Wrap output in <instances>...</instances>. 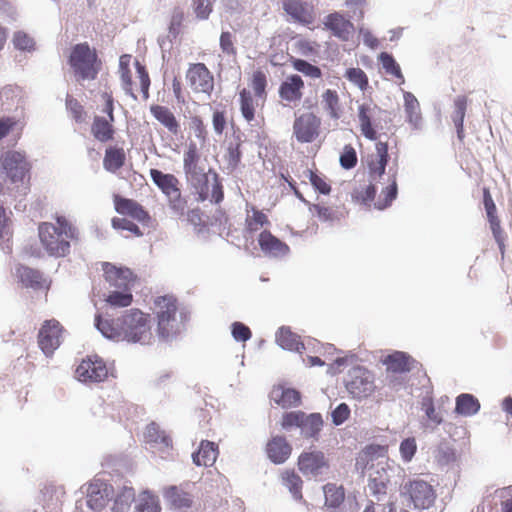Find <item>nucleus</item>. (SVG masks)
<instances>
[{
    "mask_svg": "<svg viewBox=\"0 0 512 512\" xmlns=\"http://www.w3.org/2000/svg\"><path fill=\"white\" fill-rule=\"evenodd\" d=\"M468 99L466 96H458L454 101L453 122H464Z\"/></svg>",
    "mask_w": 512,
    "mask_h": 512,
    "instance_id": "62",
    "label": "nucleus"
},
{
    "mask_svg": "<svg viewBox=\"0 0 512 512\" xmlns=\"http://www.w3.org/2000/svg\"><path fill=\"white\" fill-rule=\"evenodd\" d=\"M403 490L409 495L415 509H428L436 499L433 487L421 479L409 480L403 485Z\"/></svg>",
    "mask_w": 512,
    "mask_h": 512,
    "instance_id": "12",
    "label": "nucleus"
},
{
    "mask_svg": "<svg viewBox=\"0 0 512 512\" xmlns=\"http://www.w3.org/2000/svg\"><path fill=\"white\" fill-rule=\"evenodd\" d=\"M114 207L117 213L127 215L137 220L138 222L149 225L152 223V218L149 213L133 199H128L116 195L114 197Z\"/></svg>",
    "mask_w": 512,
    "mask_h": 512,
    "instance_id": "20",
    "label": "nucleus"
},
{
    "mask_svg": "<svg viewBox=\"0 0 512 512\" xmlns=\"http://www.w3.org/2000/svg\"><path fill=\"white\" fill-rule=\"evenodd\" d=\"M231 334L237 342H246L252 336L250 328L239 321H235L231 324Z\"/></svg>",
    "mask_w": 512,
    "mask_h": 512,
    "instance_id": "58",
    "label": "nucleus"
},
{
    "mask_svg": "<svg viewBox=\"0 0 512 512\" xmlns=\"http://www.w3.org/2000/svg\"><path fill=\"white\" fill-rule=\"evenodd\" d=\"M266 452L271 462L282 464L290 457L292 446L284 436H275L267 443Z\"/></svg>",
    "mask_w": 512,
    "mask_h": 512,
    "instance_id": "24",
    "label": "nucleus"
},
{
    "mask_svg": "<svg viewBox=\"0 0 512 512\" xmlns=\"http://www.w3.org/2000/svg\"><path fill=\"white\" fill-rule=\"evenodd\" d=\"M339 161L342 168L346 170L354 168L358 161L357 153L354 147L351 145H345L340 155Z\"/></svg>",
    "mask_w": 512,
    "mask_h": 512,
    "instance_id": "53",
    "label": "nucleus"
},
{
    "mask_svg": "<svg viewBox=\"0 0 512 512\" xmlns=\"http://www.w3.org/2000/svg\"><path fill=\"white\" fill-rule=\"evenodd\" d=\"M411 361L412 358L407 353L395 351L385 358L384 364L387 365L388 371L393 373H406L411 370Z\"/></svg>",
    "mask_w": 512,
    "mask_h": 512,
    "instance_id": "34",
    "label": "nucleus"
},
{
    "mask_svg": "<svg viewBox=\"0 0 512 512\" xmlns=\"http://www.w3.org/2000/svg\"><path fill=\"white\" fill-rule=\"evenodd\" d=\"M399 451L402 460L405 463H409L413 459L417 451V444L415 438L408 437L403 439L400 443Z\"/></svg>",
    "mask_w": 512,
    "mask_h": 512,
    "instance_id": "52",
    "label": "nucleus"
},
{
    "mask_svg": "<svg viewBox=\"0 0 512 512\" xmlns=\"http://www.w3.org/2000/svg\"><path fill=\"white\" fill-rule=\"evenodd\" d=\"M257 241L264 254L271 256H284L290 251L289 246L283 240L273 235L267 229L260 232Z\"/></svg>",
    "mask_w": 512,
    "mask_h": 512,
    "instance_id": "22",
    "label": "nucleus"
},
{
    "mask_svg": "<svg viewBox=\"0 0 512 512\" xmlns=\"http://www.w3.org/2000/svg\"><path fill=\"white\" fill-rule=\"evenodd\" d=\"M281 427L284 431L293 436V432L298 431L299 435L312 442H318L320 433L324 426V420L321 413H306L302 410L285 412L281 418Z\"/></svg>",
    "mask_w": 512,
    "mask_h": 512,
    "instance_id": "5",
    "label": "nucleus"
},
{
    "mask_svg": "<svg viewBox=\"0 0 512 512\" xmlns=\"http://www.w3.org/2000/svg\"><path fill=\"white\" fill-rule=\"evenodd\" d=\"M76 374L82 382H102L108 377V368L101 357L91 355L80 363Z\"/></svg>",
    "mask_w": 512,
    "mask_h": 512,
    "instance_id": "15",
    "label": "nucleus"
},
{
    "mask_svg": "<svg viewBox=\"0 0 512 512\" xmlns=\"http://www.w3.org/2000/svg\"><path fill=\"white\" fill-rule=\"evenodd\" d=\"M276 342L284 350L302 353L305 345L300 341L297 334L293 333L290 327L282 326L276 333Z\"/></svg>",
    "mask_w": 512,
    "mask_h": 512,
    "instance_id": "30",
    "label": "nucleus"
},
{
    "mask_svg": "<svg viewBox=\"0 0 512 512\" xmlns=\"http://www.w3.org/2000/svg\"><path fill=\"white\" fill-rule=\"evenodd\" d=\"M376 195V187L373 184L360 186L352 192V199L358 203L367 204L372 201Z\"/></svg>",
    "mask_w": 512,
    "mask_h": 512,
    "instance_id": "47",
    "label": "nucleus"
},
{
    "mask_svg": "<svg viewBox=\"0 0 512 512\" xmlns=\"http://www.w3.org/2000/svg\"><path fill=\"white\" fill-rule=\"evenodd\" d=\"M480 410L479 400L472 394L462 393L456 398L455 413L462 416H473Z\"/></svg>",
    "mask_w": 512,
    "mask_h": 512,
    "instance_id": "35",
    "label": "nucleus"
},
{
    "mask_svg": "<svg viewBox=\"0 0 512 512\" xmlns=\"http://www.w3.org/2000/svg\"><path fill=\"white\" fill-rule=\"evenodd\" d=\"M297 464L300 472L311 478L327 474L330 470L329 459L324 452L317 449L303 451L298 457Z\"/></svg>",
    "mask_w": 512,
    "mask_h": 512,
    "instance_id": "11",
    "label": "nucleus"
},
{
    "mask_svg": "<svg viewBox=\"0 0 512 512\" xmlns=\"http://www.w3.org/2000/svg\"><path fill=\"white\" fill-rule=\"evenodd\" d=\"M376 110V106H371L366 103L358 107V121L361 134L372 141L377 139V131L373 125Z\"/></svg>",
    "mask_w": 512,
    "mask_h": 512,
    "instance_id": "25",
    "label": "nucleus"
},
{
    "mask_svg": "<svg viewBox=\"0 0 512 512\" xmlns=\"http://www.w3.org/2000/svg\"><path fill=\"white\" fill-rule=\"evenodd\" d=\"M270 225L268 216L256 207H251L247 211L245 218V231L249 234L258 232L259 230Z\"/></svg>",
    "mask_w": 512,
    "mask_h": 512,
    "instance_id": "33",
    "label": "nucleus"
},
{
    "mask_svg": "<svg viewBox=\"0 0 512 512\" xmlns=\"http://www.w3.org/2000/svg\"><path fill=\"white\" fill-rule=\"evenodd\" d=\"M391 472H393V468L387 463H378L369 475V490L373 496L377 497L378 500H380L379 496L387 494L388 485L391 480Z\"/></svg>",
    "mask_w": 512,
    "mask_h": 512,
    "instance_id": "19",
    "label": "nucleus"
},
{
    "mask_svg": "<svg viewBox=\"0 0 512 512\" xmlns=\"http://www.w3.org/2000/svg\"><path fill=\"white\" fill-rule=\"evenodd\" d=\"M184 20V12L179 7L175 8L171 15L169 32L176 37Z\"/></svg>",
    "mask_w": 512,
    "mask_h": 512,
    "instance_id": "64",
    "label": "nucleus"
},
{
    "mask_svg": "<svg viewBox=\"0 0 512 512\" xmlns=\"http://www.w3.org/2000/svg\"><path fill=\"white\" fill-rule=\"evenodd\" d=\"M165 498L175 509H188L192 506V496L179 490L176 486L169 487L165 492Z\"/></svg>",
    "mask_w": 512,
    "mask_h": 512,
    "instance_id": "36",
    "label": "nucleus"
},
{
    "mask_svg": "<svg viewBox=\"0 0 512 512\" xmlns=\"http://www.w3.org/2000/svg\"><path fill=\"white\" fill-rule=\"evenodd\" d=\"M126 162V152L123 147L110 145L105 149L103 167L106 171L116 173Z\"/></svg>",
    "mask_w": 512,
    "mask_h": 512,
    "instance_id": "29",
    "label": "nucleus"
},
{
    "mask_svg": "<svg viewBox=\"0 0 512 512\" xmlns=\"http://www.w3.org/2000/svg\"><path fill=\"white\" fill-rule=\"evenodd\" d=\"M321 119L312 112L296 117L293 123V134L300 143H312L320 135Z\"/></svg>",
    "mask_w": 512,
    "mask_h": 512,
    "instance_id": "14",
    "label": "nucleus"
},
{
    "mask_svg": "<svg viewBox=\"0 0 512 512\" xmlns=\"http://www.w3.org/2000/svg\"><path fill=\"white\" fill-rule=\"evenodd\" d=\"M112 226L115 229L127 230L137 237H140L143 235V233L140 231L139 227L135 223H133L132 221H130L126 218H118V217L113 218Z\"/></svg>",
    "mask_w": 512,
    "mask_h": 512,
    "instance_id": "61",
    "label": "nucleus"
},
{
    "mask_svg": "<svg viewBox=\"0 0 512 512\" xmlns=\"http://www.w3.org/2000/svg\"><path fill=\"white\" fill-rule=\"evenodd\" d=\"M275 402L283 408L298 407L301 404V393L294 388L282 389L279 397H273Z\"/></svg>",
    "mask_w": 512,
    "mask_h": 512,
    "instance_id": "42",
    "label": "nucleus"
},
{
    "mask_svg": "<svg viewBox=\"0 0 512 512\" xmlns=\"http://www.w3.org/2000/svg\"><path fill=\"white\" fill-rule=\"evenodd\" d=\"M155 314L157 319V337L160 342L171 343L184 331L188 314L181 311L177 317V299L171 295L155 298Z\"/></svg>",
    "mask_w": 512,
    "mask_h": 512,
    "instance_id": "3",
    "label": "nucleus"
},
{
    "mask_svg": "<svg viewBox=\"0 0 512 512\" xmlns=\"http://www.w3.org/2000/svg\"><path fill=\"white\" fill-rule=\"evenodd\" d=\"M150 112L152 116L171 134L178 135L180 133V123L170 108L154 104L151 105Z\"/></svg>",
    "mask_w": 512,
    "mask_h": 512,
    "instance_id": "26",
    "label": "nucleus"
},
{
    "mask_svg": "<svg viewBox=\"0 0 512 512\" xmlns=\"http://www.w3.org/2000/svg\"><path fill=\"white\" fill-rule=\"evenodd\" d=\"M250 85L253 90L252 94L255 95L256 98H260L262 103H264L267 97V78L265 73L260 70L255 71L252 75Z\"/></svg>",
    "mask_w": 512,
    "mask_h": 512,
    "instance_id": "44",
    "label": "nucleus"
},
{
    "mask_svg": "<svg viewBox=\"0 0 512 512\" xmlns=\"http://www.w3.org/2000/svg\"><path fill=\"white\" fill-rule=\"evenodd\" d=\"M101 97L105 102L103 113L106 116L96 115L93 118L91 133L96 140L106 143L113 140L115 135L114 99L109 92H103Z\"/></svg>",
    "mask_w": 512,
    "mask_h": 512,
    "instance_id": "9",
    "label": "nucleus"
},
{
    "mask_svg": "<svg viewBox=\"0 0 512 512\" xmlns=\"http://www.w3.org/2000/svg\"><path fill=\"white\" fill-rule=\"evenodd\" d=\"M283 10L291 19L302 25H310L315 21L314 6L302 0H284L282 2Z\"/></svg>",
    "mask_w": 512,
    "mask_h": 512,
    "instance_id": "18",
    "label": "nucleus"
},
{
    "mask_svg": "<svg viewBox=\"0 0 512 512\" xmlns=\"http://www.w3.org/2000/svg\"><path fill=\"white\" fill-rule=\"evenodd\" d=\"M404 110L407 121L415 128L422 126V114L417 98L411 92L404 93Z\"/></svg>",
    "mask_w": 512,
    "mask_h": 512,
    "instance_id": "32",
    "label": "nucleus"
},
{
    "mask_svg": "<svg viewBox=\"0 0 512 512\" xmlns=\"http://www.w3.org/2000/svg\"><path fill=\"white\" fill-rule=\"evenodd\" d=\"M150 177L154 184L168 198L170 208L182 214L186 208L187 202L182 197L177 177L173 174H165L158 169H151Z\"/></svg>",
    "mask_w": 512,
    "mask_h": 512,
    "instance_id": "8",
    "label": "nucleus"
},
{
    "mask_svg": "<svg viewBox=\"0 0 512 512\" xmlns=\"http://www.w3.org/2000/svg\"><path fill=\"white\" fill-rule=\"evenodd\" d=\"M96 329L107 339L122 340L129 343L150 344L152 339L149 315L137 308L112 320H106L100 314L95 315Z\"/></svg>",
    "mask_w": 512,
    "mask_h": 512,
    "instance_id": "1",
    "label": "nucleus"
},
{
    "mask_svg": "<svg viewBox=\"0 0 512 512\" xmlns=\"http://www.w3.org/2000/svg\"><path fill=\"white\" fill-rule=\"evenodd\" d=\"M292 65L295 70L303 73L304 75L318 79L322 76V71L318 66H315L303 59H294Z\"/></svg>",
    "mask_w": 512,
    "mask_h": 512,
    "instance_id": "46",
    "label": "nucleus"
},
{
    "mask_svg": "<svg viewBox=\"0 0 512 512\" xmlns=\"http://www.w3.org/2000/svg\"><path fill=\"white\" fill-rule=\"evenodd\" d=\"M322 102L331 118L338 119L340 117V100L335 90L327 89L322 94Z\"/></svg>",
    "mask_w": 512,
    "mask_h": 512,
    "instance_id": "43",
    "label": "nucleus"
},
{
    "mask_svg": "<svg viewBox=\"0 0 512 512\" xmlns=\"http://www.w3.org/2000/svg\"><path fill=\"white\" fill-rule=\"evenodd\" d=\"M379 60L385 69L386 73L395 76L400 79L402 82L404 81V77L402 75L400 66L396 63L392 55L382 52L379 56Z\"/></svg>",
    "mask_w": 512,
    "mask_h": 512,
    "instance_id": "49",
    "label": "nucleus"
},
{
    "mask_svg": "<svg viewBox=\"0 0 512 512\" xmlns=\"http://www.w3.org/2000/svg\"><path fill=\"white\" fill-rule=\"evenodd\" d=\"M135 67L139 78L143 99L147 100L149 98L150 87V77L148 71L146 70V67L142 65L138 60L135 61Z\"/></svg>",
    "mask_w": 512,
    "mask_h": 512,
    "instance_id": "55",
    "label": "nucleus"
},
{
    "mask_svg": "<svg viewBox=\"0 0 512 512\" xmlns=\"http://www.w3.org/2000/svg\"><path fill=\"white\" fill-rule=\"evenodd\" d=\"M436 458L441 465H448L455 461V450L447 441H442L438 445Z\"/></svg>",
    "mask_w": 512,
    "mask_h": 512,
    "instance_id": "48",
    "label": "nucleus"
},
{
    "mask_svg": "<svg viewBox=\"0 0 512 512\" xmlns=\"http://www.w3.org/2000/svg\"><path fill=\"white\" fill-rule=\"evenodd\" d=\"M86 504L89 509L99 511L113 498L114 488L101 479H94L86 489Z\"/></svg>",
    "mask_w": 512,
    "mask_h": 512,
    "instance_id": "16",
    "label": "nucleus"
},
{
    "mask_svg": "<svg viewBox=\"0 0 512 512\" xmlns=\"http://www.w3.org/2000/svg\"><path fill=\"white\" fill-rule=\"evenodd\" d=\"M283 485L288 488L295 500H302V485L301 477L294 471H286L283 476Z\"/></svg>",
    "mask_w": 512,
    "mask_h": 512,
    "instance_id": "40",
    "label": "nucleus"
},
{
    "mask_svg": "<svg viewBox=\"0 0 512 512\" xmlns=\"http://www.w3.org/2000/svg\"><path fill=\"white\" fill-rule=\"evenodd\" d=\"M133 296L129 291H111L106 302L113 307H127L132 303Z\"/></svg>",
    "mask_w": 512,
    "mask_h": 512,
    "instance_id": "45",
    "label": "nucleus"
},
{
    "mask_svg": "<svg viewBox=\"0 0 512 512\" xmlns=\"http://www.w3.org/2000/svg\"><path fill=\"white\" fill-rule=\"evenodd\" d=\"M56 222L57 226L49 222H42L38 227L39 238L51 256H65L69 253L70 243L61 239V236L77 240L78 232L64 216H57Z\"/></svg>",
    "mask_w": 512,
    "mask_h": 512,
    "instance_id": "4",
    "label": "nucleus"
},
{
    "mask_svg": "<svg viewBox=\"0 0 512 512\" xmlns=\"http://www.w3.org/2000/svg\"><path fill=\"white\" fill-rule=\"evenodd\" d=\"M145 440L147 443L157 447L168 448L172 444L171 438L162 431L155 422L146 427Z\"/></svg>",
    "mask_w": 512,
    "mask_h": 512,
    "instance_id": "37",
    "label": "nucleus"
},
{
    "mask_svg": "<svg viewBox=\"0 0 512 512\" xmlns=\"http://www.w3.org/2000/svg\"><path fill=\"white\" fill-rule=\"evenodd\" d=\"M62 327L60 323L54 319L44 322L38 333V343L46 356L53 354L55 349L60 345V334Z\"/></svg>",
    "mask_w": 512,
    "mask_h": 512,
    "instance_id": "17",
    "label": "nucleus"
},
{
    "mask_svg": "<svg viewBox=\"0 0 512 512\" xmlns=\"http://www.w3.org/2000/svg\"><path fill=\"white\" fill-rule=\"evenodd\" d=\"M304 81L298 74L287 76L280 84L278 93L281 100L297 103L303 97Z\"/></svg>",
    "mask_w": 512,
    "mask_h": 512,
    "instance_id": "21",
    "label": "nucleus"
},
{
    "mask_svg": "<svg viewBox=\"0 0 512 512\" xmlns=\"http://www.w3.org/2000/svg\"><path fill=\"white\" fill-rule=\"evenodd\" d=\"M345 78L351 83L358 86L361 90H365L368 86V78L365 72L360 68H349L345 72Z\"/></svg>",
    "mask_w": 512,
    "mask_h": 512,
    "instance_id": "51",
    "label": "nucleus"
},
{
    "mask_svg": "<svg viewBox=\"0 0 512 512\" xmlns=\"http://www.w3.org/2000/svg\"><path fill=\"white\" fill-rule=\"evenodd\" d=\"M242 151L240 141L230 144L227 150L226 161L231 170H235L241 162Z\"/></svg>",
    "mask_w": 512,
    "mask_h": 512,
    "instance_id": "56",
    "label": "nucleus"
},
{
    "mask_svg": "<svg viewBox=\"0 0 512 512\" xmlns=\"http://www.w3.org/2000/svg\"><path fill=\"white\" fill-rule=\"evenodd\" d=\"M66 107L76 122L81 123L84 121L86 113L84 107L77 99L67 95Z\"/></svg>",
    "mask_w": 512,
    "mask_h": 512,
    "instance_id": "54",
    "label": "nucleus"
},
{
    "mask_svg": "<svg viewBox=\"0 0 512 512\" xmlns=\"http://www.w3.org/2000/svg\"><path fill=\"white\" fill-rule=\"evenodd\" d=\"M325 494V505L329 508H338L345 499V491L342 486L334 483H327L323 486Z\"/></svg>",
    "mask_w": 512,
    "mask_h": 512,
    "instance_id": "38",
    "label": "nucleus"
},
{
    "mask_svg": "<svg viewBox=\"0 0 512 512\" xmlns=\"http://www.w3.org/2000/svg\"><path fill=\"white\" fill-rule=\"evenodd\" d=\"M345 387L354 399L367 398L376 388L374 375L363 366H354L348 371Z\"/></svg>",
    "mask_w": 512,
    "mask_h": 512,
    "instance_id": "10",
    "label": "nucleus"
},
{
    "mask_svg": "<svg viewBox=\"0 0 512 512\" xmlns=\"http://www.w3.org/2000/svg\"><path fill=\"white\" fill-rule=\"evenodd\" d=\"M14 46L19 50L31 51L34 49V40L24 32H16L13 37Z\"/></svg>",
    "mask_w": 512,
    "mask_h": 512,
    "instance_id": "60",
    "label": "nucleus"
},
{
    "mask_svg": "<svg viewBox=\"0 0 512 512\" xmlns=\"http://www.w3.org/2000/svg\"><path fill=\"white\" fill-rule=\"evenodd\" d=\"M220 48L222 52L226 55L231 56L236 54V48L234 46V37L230 32L226 31L221 33Z\"/></svg>",
    "mask_w": 512,
    "mask_h": 512,
    "instance_id": "63",
    "label": "nucleus"
},
{
    "mask_svg": "<svg viewBox=\"0 0 512 512\" xmlns=\"http://www.w3.org/2000/svg\"><path fill=\"white\" fill-rule=\"evenodd\" d=\"M218 446L211 441L202 440L197 451L192 453L193 463L197 466H212L217 458Z\"/></svg>",
    "mask_w": 512,
    "mask_h": 512,
    "instance_id": "28",
    "label": "nucleus"
},
{
    "mask_svg": "<svg viewBox=\"0 0 512 512\" xmlns=\"http://www.w3.org/2000/svg\"><path fill=\"white\" fill-rule=\"evenodd\" d=\"M350 407L342 402L338 404L331 412V420L335 426L342 425L350 416Z\"/></svg>",
    "mask_w": 512,
    "mask_h": 512,
    "instance_id": "59",
    "label": "nucleus"
},
{
    "mask_svg": "<svg viewBox=\"0 0 512 512\" xmlns=\"http://www.w3.org/2000/svg\"><path fill=\"white\" fill-rule=\"evenodd\" d=\"M327 29L342 41H348L354 32V25L339 13L329 14L324 22Z\"/></svg>",
    "mask_w": 512,
    "mask_h": 512,
    "instance_id": "23",
    "label": "nucleus"
},
{
    "mask_svg": "<svg viewBox=\"0 0 512 512\" xmlns=\"http://www.w3.org/2000/svg\"><path fill=\"white\" fill-rule=\"evenodd\" d=\"M239 106L243 118L247 122H251L255 119L256 109L259 106L260 98H256L252 94V91L243 88L239 91Z\"/></svg>",
    "mask_w": 512,
    "mask_h": 512,
    "instance_id": "31",
    "label": "nucleus"
},
{
    "mask_svg": "<svg viewBox=\"0 0 512 512\" xmlns=\"http://www.w3.org/2000/svg\"><path fill=\"white\" fill-rule=\"evenodd\" d=\"M186 80L194 93L210 96L214 90V77L204 63H192L186 72Z\"/></svg>",
    "mask_w": 512,
    "mask_h": 512,
    "instance_id": "13",
    "label": "nucleus"
},
{
    "mask_svg": "<svg viewBox=\"0 0 512 512\" xmlns=\"http://www.w3.org/2000/svg\"><path fill=\"white\" fill-rule=\"evenodd\" d=\"M306 177L309 178L312 186L319 191L321 194L327 195L331 192V186L326 181L325 177L318 175L311 169H306L304 171Z\"/></svg>",
    "mask_w": 512,
    "mask_h": 512,
    "instance_id": "50",
    "label": "nucleus"
},
{
    "mask_svg": "<svg viewBox=\"0 0 512 512\" xmlns=\"http://www.w3.org/2000/svg\"><path fill=\"white\" fill-rule=\"evenodd\" d=\"M135 501V491L132 487L123 486L116 495L112 511H128L132 502Z\"/></svg>",
    "mask_w": 512,
    "mask_h": 512,
    "instance_id": "41",
    "label": "nucleus"
},
{
    "mask_svg": "<svg viewBox=\"0 0 512 512\" xmlns=\"http://www.w3.org/2000/svg\"><path fill=\"white\" fill-rule=\"evenodd\" d=\"M18 281L26 288L39 290L44 287L45 279L39 270L24 265H18L15 270Z\"/></svg>",
    "mask_w": 512,
    "mask_h": 512,
    "instance_id": "27",
    "label": "nucleus"
},
{
    "mask_svg": "<svg viewBox=\"0 0 512 512\" xmlns=\"http://www.w3.org/2000/svg\"><path fill=\"white\" fill-rule=\"evenodd\" d=\"M215 0H193V10L200 20L208 19L213 10Z\"/></svg>",
    "mask_w": 512,
    "mask_h": 512,
    "instance_id": "57",
    "label": "nucleus"
},
{
    "mask_svg": "<svg viewBox=\"0 0 512 512\" xmlns=\"http://www.w3.org/2000/svg\"><path fill=\"white\" fill-rule=\"evenodd\" d=\"M0 164L9 182L27 189L31 179V164L24 153L9 150L0 157Z\"/></svg>",
    "mask_w": 512,
    "mask_h": 512,
    "instance_id": "7",
    "label": "nucleus"
},
{
    "mask_svg": "<svg viewBox=\"0 0 512 512\" xmlns=\"http://www.w3.org/2000/svg\"><path fill=\"white\" fill-rule=\"evenodd\" d=\"M68 62L77 81L95 80L102 66L96 50L88 43L76 44L71 50Z\"/></svg>",
    "mask_w": 512,
    "mask_h": 512,
    "instance_id": "6",
    "label": "nucleus"
},
{
    "mask_svg": "<svg viewBox=\"0 0 512 512\" xmlns=\"http://www.w3.org/2000/svg\"><path fill=\"white\" fill-rule=\"evenodd\" d=\"M161 506L157 496L143 491L136 501L135 512H160Z\"/></svg>",
    "mask_w": 512,
    "mask_h": 512,
    "instance_id": "39",
    "label": "nucleus"
},
{
    "mask_svg": "<svg viewBox=\"0 0 512 512\" xmlns=\"http://www.w3.org/2000/svg\"><path fill=\"white\" fill-rule=\"evenodd\" d=\"M200 158L201 155L197 144L190 142L183 155V170L186 179L196 190L199 199L204 201L209 197V176L212 175L211 198L215 203H220L223 200L224 193L218 174L212 169L206 172L204 167L200 166Z\"/></svg>",
    "mask_w": 512,
    "mask_h": 512,
    "instance_id": "2",
    "label": "nucleus"
}]
</instances>
